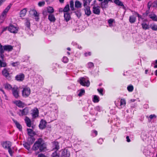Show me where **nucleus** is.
I'll use <instances>...</instances> for the list:
<instances>
[{"label": "nucleus", "mask_w": 157, "mask_h": 157, "mask_svg": "<svg viewBox=\"0 0 157 157\" xmlns=\"http://www.w3.org/2000/svg\"><path fill=\"white\" fill-rule=\"evenodd\" d=\"M47 148V144L42 138H39L35 142L32 150L35 151L36 154L40 152L44 151Z\"/></svg>", "instance_id": "obj_1"}, {"label": "nucleus", "mask_w": 157, "mask_h": 157, "mask_svg": "<svg viewBox=\"0 0 157 157\" xmlns=\"http://www.w3.org/2000/svg\"><path fill=\"white\" fill-rule=\"evenodd\" d=\"M79 82L81 85L88 87L90 85V82L87 78L82 77L80 78Z\"/></svg>", "instance_id": "obj_2"}, {"label": "nucleus", "mask_w": 157, "mask_h": 157, "mask_svg": "<svg viewBox=\"0 0 157 157\" xmlns=\"http://www.w3.org/2000/svg\"><path fill=\"white\" fill-rule=\"evenodd\" d=\"M12 92L13 96L16 98H18L19 96V89L18 87L14 86L12 89Z\"/></svg>", "instance_id": "obj_3"}, {"label": "nucleus", "mask_w": 157, "mask_h": 157, "mask_svg": "<svg viewBox=\"0 0 157 157\" xmlns=\"http://www.w3.org/2000/svg\"><path fill=\"white\" fill-rule=\"evenodd\" d=\"M2 74L7 79H10V70L9 69L4 68L2 71Z\"/></svg>", "instance_id": "obj_4"}, {"label": "nucleus", "mask_w": 157, "mask_h": 157, "mask_svg": "<svg viewBox=\"0 0 157 157\" xmlns=\"http://www.w3.org/2000/svg\"><path fill=\"white\" fill-rule=\"evenodd\" d=\"M19 28L12 24L10 25L8 28V30L11 33H17Z\"/></svg>", "instance_id": "obj_5"}, {"label": "nucleus", "mask_w": 157, "mask_h": 157, "mask_svg": "<svg viewBox=\"0 0 157 157\" xmlns=\"http://www.w3.org/2000/svg\"><path fill=\"white\" fill-rule=\"evenodd\" d=\"M30 90L29 88H24L22 91V95L23 96L26 97L30 94Z\"/></svg>", "instance_id": "obj_6"}, {"label": "nucleus", "mask_w": 157, "mask_h": 157, "mask_svg": "<svg viewBox=\"0 0 157 157\" xmlns=\"http://www.w3.org/2000/svg\"><path fill=\"white\" fill-rule=\"evenodd\" d=\"M29 110V108L27 107L25 108L22 110H20L19 115L20 116L26 115L28 114Z\"/></svg>", "instance_id": "obj_7"}, {"label": "nucleus", "mask_w": 157, "mask_h": 157, "mask_svg": "<svg viewBox=\"0 0 157 157\" xmlns=\"http://www.w3.org/2000/svg\"><path fill=\"white\" fill-rule=\"evenodd\" d=\"M2 145L4 149H7L11 147L12 143L9 141H6L2 143Z\"/></svg>", "instance_id": "obj_8"}, {"label": "nucleus", "mask_w": 157, "mask_h": 157, "mask_svg": "<svg viewBox=\"0 0 157 157\" xmlns=\"http://www.w3.org/2000/svg\"><path fill=\"white\" fill-rule=\"evenodd\" d=\"M31 113L32 117L33 118H36L38 116L39 110L36 108H34L32 110Z\"/></svg>", "instance_id": "obj_9"}, {"label": "nucleus", "mask_w": 157, "mask_h": 157, "mask_svg": "<svg viewBox=\"0 0 157 157\" xmlns=\"http://www.w3.org/2000/svg\"><path fill=\"white\" fill-rule=\"evenodd\" d=\"M70 155V152L67 149H64L61 151V157H69Z\"/></svg>", "instance_id": "obj_10"}, {"label": "nucleus", "mask_w": 157, "mask_h": 157, "mask_svg": "<svg viewBox=\"0 0 157 157\" xmlns=\"http://www.w3.org/2000/svg\"><path fill=\"white\" fill-rule=\"evenodd\" d=\"M52 148L53 150H56L55 151H57L59 148V143L57 141H54L52 143Z\"/></svg>", "instance_id": "obj_11"}, {"label": "nucleus", "mask_w": 157, "mask_h": 157, "mask_svg": "<svg viewBox=\"0 0 157 157\" xmlns=\"http://www.w3.org/2000/svg\"><path fill=\"white\" fill-rule=\"evenodd\" d=\"M46 122L45 121L42 120L40 122L39 127L40 129H43L46 127Z\"/></svg>", "instance_id": "obj_12"}, {"label": "nucleus", "mask_w": 157, "mask_h": 157, "mask_svg": "<svg viewBox=\"0 0 157 157\" xmlns=\"http://www.w3.org/2000/svg\"><path fill=\"white\" fill-rule=\"evenodd\" d=\"M3 49L5 51L10 52L13 50V46L10 45L3 46Z\"/></svg>", "instance_id": "obj_13"}, {"label": "nucleus", "mask_w": 157, "mask_h": 157, "mask_svg": "<svg viewBox=\"0 0 157 157\" xmlns=\"http://www.w3.org/2000/svg\"><path fill=\"white\" fill-rule=\"evenodd\" d=\"M25 76L23 74L17 75L15 77L16 79L18 81H22L24 79Z\"/></svg>", "instance_id": "obj_14"}, {"label": "nucleus", "mask_w": 157, "mask_h": 157, "mask_svg": "<svg viewBox=\"0 0 157 157\" xmlns=\"http://www.w3.org/2000/svg\"><path fill=\"white\" fill-rule=\"evenodd\" d=\"M93 12L96 14L99 15L100 13V11L99 6H94L93 8Z\"/></svg>", "instance_id": "obj_15"}, {"label": "nucleus", "mask_w": 157, "mask_h": 157, "mask_svg": "<svg viewBox=\"0 0 157 157\" xmlns=\"http://www.w3.org/2000/svg\"><path fill=\"white\" fill-rule=\"evenodd\" d=\"M4 50L3 49V46L0 44V57L1 58L2 60H3L4 56L3 54Z\"/></svg>", "instance_id": "obj_16"}, {"label": "nucleus", "mask_w": 157, "mask_h": 157, "mask_svg": "<svg viewBox=\"0 0 157 157\" xmlns=\"http://www.w3.org/2000/svg\"><path fill=\"white\" fill-rule=\"evenodd\" d=\"M84 10L85 12V14L87 16H89L91 15V12L90 10V7L89 6H87L85 7Z\"/></svg>", "instance_id": "obj_17"}, {"label": "nucleus", "mask_w": 157, "mask_h": 157, "mask_svg": "<svg viewBox=\"0 0 157 157\" xmlns=\"http://www.w3.org/2000/svg\"><path fill=\"white\" fill-rule=\"evenodd\" d=\"M27 126L28 127H31L32 125V121L30 119L27 117H26L25 119Z\"/></svg>", "instance_id": "obj_18"}, {"label": "nucleus", "mask_w": 157, "mask_h": 157, "mask_svg": "<svg viewBox=\"0 0 157 157\" xmlns=\"http://www.w3.org/2000/svg\"><path fill=\"white\" fill-rule=\"evenodd\" d=\"M48 19L52 22H54L56 20V18L54 15L52 14H50L49 15Z\"/></svg>", "instance_id": "obj_19"}, {"label": "nucleus", "mask_w": 157, "mask_h": 157, "mask_svg": "<svg viewBox=\"0 0 157 157\" xmlns=\"http://www.w3.org/2000/svg\"><path fill=\"white\" fill-rule=\"evenodd\" d=\"M64 17L65 20L66 22L69 21L71 18L70 14L69 12L64 13Z\"/></svg>", "instance_id": "obj_20"}, {"label": "nucleus", "mask_w": 157, "mask_h": 157, "mask_svg": "<svg viewBox=\"0 0 157 157\" xmlns=\"http://www.w3.org/2000/svg\"><path fill=\"white\" fill-rule=\"evenodd\" d=\"M17 106L19 107H23L24 104L20 100L15 101L13 102Z\"/></svg>", "instance_id": "obj_21"}, {"label": "nucleus", "mask_w": 157, "mask_h": 157, "mask_svg": "<svg viewBox=\"0 0 157 157\" xmlns=\"http://www.w3.org/2000/svg\"><path fill=\"white\" fill-rule=\"evenodd\" d=\"M27 131L28 135L30 136H33L36 135V133L32 129L27 128Z\"/></svg>", "instance_id": "obj_22"}, {"label": "nucleus", "mask_w": 157, "mask_h": 157, "mask_svg": "<svg viewBox=\"0 0 157 157\" xmlns=\"http://www.w3.org/2000/svg\"><path fill=\"white\" fill-rule=\"evenodd\" d=\"M35 140V139L33 136H30L28 138L27 142L31 145L34 142Z\"/></svg>", "instance_id": "obj_23"}, {"label": "nucleus", "mask_w": 157, "mask_h": 157, "mask_svg": "<svg viewBox=\"0 0 157 157\" xmlns=\"http://www.w3.org/2000/svg\"><path fill=\"white\" fill-rule=\"evenodd\" d=\"M148 16L150 18L152 19L154 21H157V17L156 15L153 13H151Z\"/></svg>", "instance_id": "obj_24"}, {"label": "nucleus", "mask_w": 157, "mask_h": 157, "mask_svg": "<svg viewBox=\"0 0 157 157\" xmlns=\"http://www.w3.org/2000/svg\"><path fill=\"white\" fill-rule=\"evenodd\" d=\"M136 17L133 15L129 17V21L131 23H134L136 21Z\"/></svg>", "instance_id": "obj_25"}, {"label": "nucleus", "mask_w": 157, "mask_h": 157, "mask_svg": "<svg viewBox=\"0 0 157 157\" xmlns=\"http://www.w3.org/2000/svg\"><path fill=\"white\" fill-rule=\"evenodd\" d=\"M32 11L33 12V15L35 17V19L36 21H38L39 19V14H38L37 11L34 9H33Z\"/></svg>", "instance_id": "obj_26"}, {"label": "nucleus", "mask_w": 157, "mask_h": 157, "mask_svg": "<svg viewBox=\"0 0 157 157\" xmlns=\"http://www.w3.org/2000/svg\"><path fill=\"white\" fill-rule=\"evenodd\" d=\"M27 10L26 8H24L21 10L20 13V17H24L26 13Z\"/></svg>", "instance_id": "obj_27"}, {"label": "nucleus", "mask_w": 157, "mask_h": 157, "mask_svg": "<svg viewBox=\"0 0 157 157\" xmlns=\"http://www.w3.org/2000/svg\"><path fill=\"white\" fill-rule=\"evenodd\" d=\"M23 145L24 147L28 150L29 151L30 148V146L31 145L29 143L27 142H25L23 144Z\"/></svg>", "instance_id": "obj_28"}, {"label": "nucleus", "mask_w": 157, "mask_h": 157, "mask_svg": "<svg viewBox=\"0 0 157 157\" xmlns=\"http://www.w3.org/2000/svg\"><path fill=\"white\" fill-rule=\"evenodd\" d=\"M14 122L15 123L16 127L18 128L20 131L22 130V127L21 125L17 121L13 120Z\"/></svg>", "instance_id": "obj_29"}, {"label": "nucleus", "mask_w": 157, "mask_h": 157, "mask_svg": "<svg viewBox=\"0 0 157 157\" xmlns=\"http://www.w3.org/2000/svg\"><path fill=\"white\" fill-rule=\"evenodd\" d=\"M141 25L142 27L144 29L146 30L149 28L148 24L144 22H143V23H142Z\"/></svg>", "instance_id": "obj_30"}, {"label": "nucleus", "mask_w": 157, "mask_h": 157, "mask_svg": "<svg viewBox=\"0 0 157 157\" xmlns=\"http://www.w3.org/2000/svg\"><path fill=\"white\" fill-rule=\"evenodd\" d=\"M114 2L118 6H124L123 3L119 0H114Z\"/></svg>", "instance_id": "obj_31"}, {"label": "nucleus", "mask_w": 157, "mask_h": 157, "mask_svg": "<svg viewBox=\"0 0 157 157\" xmlns=\"http://www.w3.org/2000/svg\"><path fill=\"white\" fill-rule=\"evenodd\" d=\"M99 97L98 96L94 95L93 98V101L94 103H98L99 101Z\"/></svg>", "instance_id": "obj_32"}, {"label": "nucleus", "mask_w": 157, "mask_h": 157, "mask_svg": "<svg viewBox=\"0 0 157 157\" xmlns=\"http://www.w3.org/2000/svg\"><path fill=\"white\" fill-rule=\"evenodd\" d=\"M75 6L76 8H81L82 7V4L79 1L76 0L75 2Z\"/></svg>", "instance_id": "obj_33"}, {"label": "nucleus", "mask_w": 157, "mask_h": 157, "mask_svg": "<svg viewBox=\"0 0 157 157\" xmlns=\"http://www.w3.org/2000/svg\"><path fill=\"white\" fill-rule=\"evenodd\" d=\"M25 25L27 27V30H30V22L28 19H26L25 23Z\"/></svg>", "instance_id": "obj_34"}, {"label": "nucleus", "mask_w": 157, "mask_h": 157, "mask_svg": "<svg viewBox=\"0 0 157 157\" xmlns=\"http://www.w3.org/2000/svg\"><path fill=\"white\" fill-rule=\"evenodd\" d=\"M70 10L69 5L67 4L63 9V12L64 13H68V11Z\"/></svg>", "instance_id": "obj_35"}, {"label": "nucleus", "mask_w": 157, "mask_h": 157, "mask_svg": "<svg viewBox=\"0 0 157 157\" xmlns=\"http://www.w3.org/2000/svg\"><path fill=\"white\" fill-rule=\"evenodd\" d=\"M90 113L92 115H97L98 113L97 112H96V111L94 110V108H93V107H91L90 108Z\"/></svg>", "instance_id": "obj_36"}, {"label": "nucleus", "mask_w": 157, "mask_h": 157, "mask_svg": "<svg viewBox=\"0 0 157 157\" xmlns=\"http://www.w3.org/2000/svg\"><path fill=\"white\" fill-rule=\"evenodd\" d=\"M4 86L5 88L6 89L8 90H12V89L13 87H12V86L10 84L8 83H6L5 84Z\"/></svg>", "instance_id": "obj_37"}, {"label": "nucleus", "mask_w": 157, "mask_h": 157, "mask_svg": "<svg viewBox=\"0 0 157 157\" xmlns=\"http://www.w3.org/2000/svg\"><path fill=\"white\" fill-rule=\"evenodd\" d=\"M51 157H60V156L59 154L57 153V151H55L52 153Z\"/></svg>", "instance_id": "obj_38"}, {"label": "nucleus", "mask_w": 157, "mask_h": 157, "mask_svg": "<svg viewBox=\"0 0 157 157\" xmlns=\"http://www.w3.org/2000/svg\"><path fill=\"white\" fill-rule=\"evenodd\" d=\"M47 11L50 14H52L54 12V9L52 7L49 6L47 8Z\"/></svg>", "instance_id": "obj_39"}, {"label": "nucleus", "mask_w": 157, "mask_h": 157, "mask_svg": "<svg viewBox=\"0 0 157 157\" xmlns=\"http://www.w3.org/2000/svg\"><path fill=\"white\" fill-rule=\"evenodd\" d=\"M71 44L78 49H81L82 48V47L79 46V45L76 42L73 41L72 42Z\"/></svg>", "instance_id": "obj_40"}, {"label": "nucleus", "mask_w": 157, "mask_h": 157, "mask_svg": "<svg viewBox=\"0 0 157 157\" xmlns=\"http://www.w3.org/2000/svg\"><path fill=\"white\" fill-rule=\"evenodd\" d=\"M134 89V87L132 85H130L128 86L127 89L128 91L129 92H132Z\"/></svg>", "instance_id": "obj_41"}, {"label": "nucleus", "mask_w": 157, "mask_h": 157, "mask_svg": "<svg viewBox=\"0 0 157 157\" xmlns=\"http://www.w3.org/2000/svg\"><path fill=\"white\" fill-rule=\"evenodd\" d=\"M74 13L78 18H79L81 15L80 10L75 11Z\"/></svg>", "instance_id": "obj_42"}, {"label": "nucleus", "mask_w": 157, "mask_h": 157, "mask_svg": "<svg viewBox=\"0 0 157 157\" xmlns=\"http://www.w3.org/2000/svg\"><path fill=\"white\" fill-rule=\"evenodd\" d=\"M151 28L154 30H157V25L152 24L150 25Z\"/></svg>", "instance_id": "obj_43"}, {"label": "nucleus", "mask_w": 157, "mask_h": 157, "mask_svg": "<svg viewBox=\"0 0 157 157\" xmlns=\"http://www.w3.org/2000/svg\"><path fill=\"white\" fill-rule=\"evenodd\" d=\"M98 134V132L97 131L94 130L91 131V135L93 137L96 136Z\"/></svg>", "instance_id": "obj_44"}, {"label": "nucleus", "mask_w": 157, "mask_h": 157, "mask_svg": "<svg viewBox=\"0 0 157 157\" xmlns=\"http://www.w3.org/2000/svg\"><path fill=\"white\" fill-rule=\"evenodd\" d=\"M70 7L72 10H74V2L73 0H71L70 2Z\"/></svg>", "instance_id": "obj_45"}, {"label": "nucleus", "mask_w": 157, "mask_h": 157, "mask_svg": "<svg viewBox=\"0 0 157 157\" xmlns=\"http://www.w3.org/2000/svg\"><path fill=\"white\" fill-rule=\"evenodd\" d=\"M85 93V91L84 89H81L78 95L79 96H81L84 95Z\"/></svg>", "instance_id": "obj_46"}, {"label": "nucleus", "mask_w": 157, "mask_h": 157, "mask_svg": "<svg viewBox=\"0 0 157 157\" xmlns=\"http://www.w3.org/2000/svg\"><path fill=\"white\" fill-rule=\"evenodd\" d=\"M114 20L113 19L110 18L109 19L108 21V22L109 24V25L110 27H111L112 26V23L113 21H114Z\"/></svg>", "instance_id": "obj_47"}, {"label": "nucleus", "mask_w": 157, "mask_h": 157, "mask_svg": "<svg viewBox=\"0 0 157 157\" xmlns=\"http://www.w3.org/2000/svg\"><path fill=\"white\" fill-rule=\"evenodd\" d=\"M150 9H148L146 11L145 13H144L143 14V16L144 17H146L147 16H148V14L149 13Z\"/></svg>", "instance_id": "obj_48"}, {"label": "nucleus", "mask_w": 157, "mask_h": 157, "mask_svg": "<svg viewBox=\"0 0 157 157\" xmlns=\"http://www.w3.org/2000/svg\"><path fill=\"white\" fill-rule=\"evenodd\" d=\"M11 5L10 4L3 11V12H4L5 13H6L8 12L10 8L11 7Z\"/></svg>", "instance_id": "obj_49"}, {"label": "nucleus", "mask_w": 157, "mask_h": 157, "mask_svg": "<svg viewBox=\"0 0 157 157\" xmlns=\"http://www.w3.org/2000/svg\"><path fill=\"white\" fill-rule=\"evenodd\" d=\"M94 67V65L93 63L89 62L87 64V67L88 68H91Z\"/></svg>", "instance_id": "obj_50"}, {"label": "nucleus", "mask_w": 157, "mask_h": 157, "mask_svg": "<svg viewBox=\"0 0 157 157\" xmlns=\"http://www.w3.org/2000/svg\"><path fill=\"white\" fill-rule=\"evenodd\" d=\"M6 65V63L5 62H2V60H0V67H5Z\"/></svg>", "instance_id": "obj_51"}, {"label": "nucleus", "mask_w": 157, "mask_h": 157, "mask_svg": "<svg viewBox=\"0 0 157 157\" xmlns=\"http://www.w3.org/2000/svg\"><path fill=\"white\" fill-rule=\"evenodd\" d=\"M135 15H137V17H138L139 20L140 19H141L142 20H143L144 18L142 17V16L140 15L138 13L136 12H134Z\"/></svg>", "instance_id": "obj_52"}, {"label": "nucleus", "mask_w": 157, "mask_h": 157, "mask_svg": "<svg viewBox=\"0 0 157 157\" xmlns=\"http://www.w3.org/2000/svg\"><path fill=\"white\" fill-rule=\"evenodd\" d=\"M101 6L102 8L105 9L107 7L108 5L105 4V3H104V2H102L101 3Z\"/></svg>", "instance_id": "obj_53"}, {"label": "nucleus", "mask_w": 157, "mask_h": 157, "mask_svg": "<svg viewBox=\"0 0 157 157\" xmlns=\"http://www.w3.org/2000/svg\"><path fill=\"white\" fill-rule=\"evenodd\" d=\"M45 2L44 1L42 2H38V5L40 7L43 6L45 5Z\"/></svg>", "instance_id": "obj_54"}, {"label": "nucleus", "mask_w": 157, "mask_h": 157, "mask_svg": "<svg viewBox=\"0 0 157 157\" xmlns=\"http://www.w3.org/2000/svg\"><path fill=\"white\" fill-rule=\"evenodd\" d=\"M68 61V58L66 56H64L63 57L62 61L64 63H67Z\"/></svg>", "instance_id": "obj_55"}, {"label": "nucleus", "mask_w": 157, "mask_h": 157, "mask_svg": "<svg viewBox=\"0 0 157 157\" xmlns=\"http://www.w3.org/2000/svg\"><path fill=\"white\" fill-rule=\"evenodd\" d=\"M125 101L124 99H121V100L120 105L122 106L124 105L125 104Z\"/></svg>", "instance_id": "obj_56"}, {"label": "nucleus", "mask_w": 157, "mask_h": 157, "mask_svg": "<svg viewBox=\"0 0 157 157\" xmlns=\"http://www.w3.org/2000/svg\"><path fill=\"white\" fill-rule=\"evenodd\" d=\"M6 13H5L4 12H3L2 13L0 17V18L2 19H5V17L6 15Z\"/></svg>", "instance_id": "obj_57"}, {"label": "nucleus", "mask_w": 157, "mask_h": 157, "mask_svg": "<svg viewBox=\"0 0 157 157\" xmlns=\"http://www.w3.org/2000/svg\"><path fill=\"white\" fill-rule=\"evenodd\" d=\"M8 151L9 153L10 154V155L11 156H12L13 154V151H12L11 147H10V148L8 149Z\"/></svg>", "instance_id": "obj_58"}, {"label": "nucleus", "mask_w": 157, "mask_h": 157, "mask_svg": "<svg viewBox=\"0 0 157 157\" xmlns=\"http://www.w3.org/2000/svg\"><path fill=\"white\" fill-rule=\"evenodd\" d=\"M97 90L101 95H103V88L98 89Z\"/></svg>", "instance_id": "obj_59"}, {"label": "nucleus", "mask_w": 157, "mask_h": 157, "mask_svg": "<svg viewBox=\"0 0 157 157\" xmlns=\"http://www.w3.org/2000/svg\"><path fill=\"white\" fill-rule=\"evenodd\" d=\"M143 153L145 155H147L149 153V151L146 148H145L144 150Z\"/></svg>", "instance_id": "obj_60"}, {"label": "nucleus", "mask_w": 157, "mask_h": 157, "mask_svg": "<svg viewBox=\"0 0 157 157\" xmlns=\"http://www.w3.org/2000/svg\"><path fill=\"white\" fill-rule=\"evenodd\" d=\"M156 116L155 114H151L150 115L149 117V118L151 120H152L154 118H156Z\"/></svg>", "instance_id": "obj_61"}, {"label": "nucleus", "mask_w": 157, "mask_h": 157, "mask_svg": "<svg viewBox=\"0 0 157 157\" xmlns=\"http://www.w3.org/2000/svg\"><path fill=\"white\" fill-rule=\"evenodd\" d=\"M153 6L157 7V0H155L152 3Z\"/></svg>", "instance_id": "obj_62"}, {"label": "nucleus", "mask_w": 157, "mask_h": 157, "mask_svg": "<svg viewBox=\"0 0 157 157\" xmlns=\"http://www.w3.org/2000/svg\"><path fill=\"white\" fill-rule=\"evenodd\" d=\"M152 3L151 1L149 2L147 4V8L148 9H150V7H151Z\"/></svg>", "instance_id": "obj_63"}, {"label": "nucleus", "mask_w": 157, "mask_h": 157, "mask_svg": "<svg viewBox=\"0 0 157 157\" xmlns=\"http://www.w3.org/2000/svg\"><path fill=\"white\" fill-rule=\"evenodd\" d=\"M83 6L85 7H86V6H87V2L86 0H84L83 1Z\"/></svg>", "instance_id": "obj_64"}]
</instances>
